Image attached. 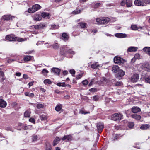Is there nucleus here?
I'll return each instance as SVG.
<instances>
[{
	"label": "nucleus",
	"mask_w": 150,
	"mask_h": 150,
	"mask_svg": "<svg viewBox=\"0 0 150 150\" xmlns=\"http://www.w3.org/2000/svg\"><path fill=\"white\" fill-rule=\"evenodd\" d=\"M61 54L63 56L69 54L71 55L70 57H72L75 53L71 49H70L67 45H63L61 48Z\"/></svg>",
	"instance_id": "f257e3e1"
},
{
	"label": "nucleus",
	"mask_w": 150,
	"mask_h": 150,
	"mask_svg": "<svg viewBox=\"0 0 150 150\" xmlns=\"http://www.w3.org/2000/svg\"><path fill=\"white\" fill-rule=\"evenodd\" d=\"M6 39L9 41H17L19 42L24 41L26 40L25 38H22L18 37H16L14 35H7L5 38Z\"/></svg>",
	"instance_id": "f03ea898"
},
{
	"label": "nucleus",
	"mask_w": 150,
	"mask_h": 150,
	"mask_svg": "<svg viewBox=\"0 0 150 150\" xmlns=\"http://www.w3.org/2000/svg\"><path fill=\"white\" fill-rule=\"evenodd\" d=\"M96 22L99 24H106L110 21L108 18H97L96 19Z\"/></svg>",
	"instance_id": "7ed1b4c3"
},
{
	"label": "nucleus",
	"mask_w": 150,
	"mask_h": 150,
	"mask_svg": "<svg viewBox=\"0 0 150 150\" xmlns=\"http://www.w3.org/2000/svg\"><path fill=\"white\" fill-rule=\"evenodd\" d=\"M122 115L121 114L115 113L112 115L111 119L114 121H119L122 119Z\"/></svg>",
	"instance_id": "20e7f679"
},
{
	"label": "nucleus",
	"mask_w": 150,
	"mask_h": 150,
	"mask_svg": "<svg viewBox=\"0 0 150 150\" xmlns=\"http://www.w3.org/2000/svg\"><path fill=\"white\" fill-rule=\"evenodd\" d=\"M115 63L119 65H121L124 63L125 60L122 58L115 57L114 59Z\"/></svg>",
	"instance_id": "39448f33"
},
{
	"label": "nucleus",
	"mask_w": 150,
	"mask_h": 150,
	"mask_svg": "<svg viewBox=\"0 0 150 150\" xmlns=\"http://www.w3.org/2000/svg\"><path fill=\"white\" fill-rule=\"evenodd\" d=\"M141 69L143 71L150 72V64L147 63H144L142 64L141 67Z\"/></svg>",
	"instance_id": "423d86ee"
},
{
	"label": "nucleus",
	"mask_w": 150,
	"mask_h": 150,
	"mask_svg": "<svg viewBox=\"0 0 150 150\" xmlns=\"http://www.w3.org/2000/svg\"><path fill=\"white\" fill-rule=\"evenodd\" d=\"M139 78V75L137 74H134L129 79L132 82L134 83L137 82Z\"/></svg>",
	"instance_id": "0eeeda50"
},
{
	"label": "nucleus",
	"mask_w": 150,
	"mask_h": 150,
	"mask_svg": "<svg viewBox=\"0 0 150 150\" xmlns=\"http://www.w3.org/2000/svg\"><path fill=\"white\" fill-rule=\"evenodd\" d=\"M32 18L33 20L35 21H39L42 19L41 15L38 13L34 14L32 16Z\"/></svg>",
	"instance_id": "6e6552de"
},
{
	"label": "nucleus",
	"mask_w": 150,
	"mask_h": 150,
	"mask_svg": "<svg viewBox=\"0 0 150 150\" xmlns=\"http://www.w3.org/2000/svg\"><path fill=\"white\" fill-rule=\"evenodd\" d=\"M134 4L135 5L138 6H146V4H144L142 0H135Z\"/></svg>",
	"instance_id": "1a4fd4ad"
},
{
	"label": "nucleus",
	"mask_w": 150,
	"mask_h": 150,
	"mask_svg": "<svg viewBox=\"0 0 150 150\" xmlns=\"http://www.w3.org/2000/svg\"><path fill=\"white\" fill-rule=\"evenodd\" d=\"M97 127L98 132L100 133L103 129L104 125L103 123L99 122L97 124Z\"/></svg>",
	"instance_id": "9d476101"
},
{
	"label": "nucleus",
	"mask_w": 150,
	"mask_h": 150,
	"mask_svg": "<svg viewBox=\"0 0 150 150\" xmlns=\"http://www.w3.org/2000/svg\"><path fill=\"white\" fill-rule=\"evenodd\" d=\"M51 72H53L55 75H59L61 72V69H60L54 67L52 69Z\"/></svg>",
	"instance_id": "9b49d317"
},
{
	"label": "nucleus",
	"mask_w": 150,
	"mask_h": 150,
	"mask_svg": "<svg viewBox=\"0 0 150 150\" xmlns=\"http://www.w3.org/2000/svg\"><path fill=\"white\" fill-rule=\"evenodd\" d=\"M14 18V16H12L10 15H4L1 18L2 20H4V21L5 20H9L10 19H12L13 18Z\"/></svg>",
	"instance_id": "f8f14e48"
},
{
	"label": "nucleus",
	"mask_w": 150,
	"mask_h": 150,
	"mask_svg": "<svg viewBox=\"0 0 150 150\" xmlns=\"http://www.w3.org/2000/svg\"><path fill=\"white\" fill-rule=\"evenodd\" d=\"M138 49V48L136 47H130L127 49V52H135Z\"/></svg>",
	"instance_id": "ddd939ff"
},
{
	"label": "nucleus",
	"mask_w": 150,
	"mask_h": 150,
	"mask_svg": "<svg viewBox=\"0 0 150 150\" xmlns=\"http://www.w3.org/2000/svg\"><path fill=\"white\" fill-rule=\"evenodd\" d=\"M72 137L71 135H64V137L62 138V140L63 141H64L67 139L68 141H70L72 140Z\"/></svg>",
	"instance_id": "4468645a"
},
{
	"label": "nucleus",
	"mask_w": 150,
	"mask_h": 150,
	"mask_svg": "<svg viewBox=\"0 0 150 150\" xmlns=\"http://www.w3.org/2000/svg\"><path fill=\"white\" fill-rule=\"evenodd\" d=\"M62 39L65 41H67L68 40L69 38V35L65 33H62Z\"/></svg>",
	"instance_id": "2eb2a0df"
},
{
	"label": "nucleus",
	"mask_w": 150,
	"mask_h": 150,
	"mask_svg": "<svg viewBox=\"0 0 150 150\" xmlns=\"http://www.w3.org/2000/svg\"><path fill=\"white\" fill-rule=\"evenodd\" d=\"M132 110L133 113H136L141 111V109L138 107H133L132 108Z\"/></svg>",
	"instance_id": "dca6fc26"
},
{
	"label": "nucleus",
	"mask_w": 150,
	"mask_h": 150,
	"mask_svg": "<svg viewBox=\"0 0 150 150\" xmlns=\"http://www.w3.org/2000/svg\"><path fill=\"white\" fill-rule=\"evenodd\" d=\"M115 36L117 38H123L127 37V35L125 34L121 33H117L115 34Z\"/></svg>",
	"instance_id": "f3484780"
},
{
	"label": "nucleus",
	"mask_w": 150,
	"mask_h": 150,
	"mask_svg": "<svg viewBox=\"0 0 150 150\" xmlns=\"http://www.w3.org/2000/svg\"><path fill=\"white\" fill-rule=\"evenodd\" d=\"M7 105L6 103L2 99H0V107L2 108L5 107Z\"/></svg>",
	"instance_id": "a211bd4d"
},
{
	"label": "nucleus",
	"mask_w": 150,
	"mask_h": 150,
	"mask_svg": "<svg viewBox=\"0 0 150 150\" xmlns=\"http://www.w3.org/2000/svg\"><path fill=\"white\" fill-rule=\"evenodd\" d=\"M119 70V67L118 65L113 66L112 68V71L114 73L117 72Z\"/></svg>",
	"instance_id": "6ab92c4d"
},
{
	"label": "nucleus",
	"mask_w": 150,
	"mask_h": 150,
	"mask_svg": "<svg viewBox=\"0 0 150 150\" xmlns=\"http://www.w3.org/2000/svg\"><path fill=\"white\" fill-rule=\"evenodd\" d=\"M117 72V76L120 77L123 76L125 74V72L122 70H119Z\"/></svg>",
	"instance_id": "aec40b11"
},
{
	"label": "nucleus",
	"mask_w": 150,
	"mask_h": 150,
	"mask_svg": "<svg viewBox=\"0 0 150 150\" xmlns=\"http://www.w3.org/2000/svg\"><path fill=\"white\" fill-rule=\"evenodd\" d=\"M143 51H144L146 53L148 54L150 56V47H144L143 49Z\"/></svg>",
	"instance_id": "412c9836"
},
{
	"label": "nucleus",
	"mask_w": 150,
	"mask_h": 150,
	"mask_svg": "<svg viewBox=\"0 0 150 150\" xmlns=\"http://www.w3.org/2000/svg\"><path fill=\"white\" fill-rule=\"evenodd\" d=\"M60 140V139L58 137H56L55 139L53 142V145L55 146L59 143V141Z\"/></svg>",
	"instance_id": "4be33fe9"
},
{
	"label": "nucleus",
	"mask_w": 150,
	"mask_h": 150,
	"mask_svg": "<svg viewBox=\"0 0 150 150\" xmlns=\"http://www.w3.org/2000/svg\"><path fill=\"white\" fill-rule=\"evenodd\" d=\"M132 118H134L137 120H139L141 118V116L137 114H133L132 115Z\"/></svg>",
	"instance_id": "5701e85b"
},
{
	"label": "nucleus",
	"mask_w": 150,
	"mask_h": 150,
	"mask_svg": "<svg viewBox=\"0 0 150 150\" xmlns=\"http://www.w3.org/2000/svg\"><path fill=\"white\" fill-rule=\"evenodd\" d=\"M31 113V112L30 110H26L24 113V116L25 117H29Z\"/></svg>",
	"instance_id": "b1692460"
},
{
	"label": "nucleus",
	"mask_w": 150,
	"mask_h": 150,
	"mask_svg": "<svg viewBox=\"0 0 150 150\" xmlns=\"http://www.w3.org/2000/svg\"><path fill=\"white\" fill-rule=\"evenodd\" d=\"M100 66L98 62L93 63L91 65V67L93 69L97 68Z\"/></svg>",
	"instance_id": "393cba45"
},
{
	"label": "nucleus",
	"mask_w": 150,
	"mask_h": 150,
	"mask_svg": "<svg viewBox=\"0 0 150 150\" xmlns=\"http://www.w3.org/2000/svg\"><path fill=\"white\" fill-rule=\"evenodd\" d=\"M49 14L47 13H46L43 12L41 13L42 17L43 18H49Z\"/></svg>",
	"instance_id": "a878e982"
},
{
	"label": "nucleus",
	"mask_w": 150,
	"mask_h": 150,
	"mask_svg": "<svg viewBox=\"0 0 150 150\" xmlns=\"http://www.w3.org/2000/svg\"><path fill=\"white\" fill-rule=\"evenodd\" d=\"M32 56H25L24 57V60L25 62H28L32 58Z\"/></svg>",
	"instance_id": "bb28decb"
},
{
	"label": "nucleus",
	"mask_w": 150,
	"mask_h": 150,
	"mask_svg": "<svg viewBox=\"0 0 150 150\" xmlns=\"http://www.w3.org/2000/svg\"><path fill=\"white\" fill-rule=\"evenodd\" d=\"M32 6L35 11L40 9L41 8L40 6L38 4H35Z\"/></svg>",
	"instance_id": "cd10ccee"
},
{
	"label": "nucleus",
	"mask_w": 150,
	"mask_h": 150,
	"mask_svg": "<svg viewBox=\"0 0 150 150\" xmlns=\"http://www.w3.org/2000/svg\"><path fill=\"white\" fill-rule=\"evenodd\" d=\"M144 79L146 83L150 84V76H146L144 77Z\"/></svg>",
	"instance_id": "c85d7f7f"
},
{
	"label": "nucleus",
	"mask_w": 150,
	"mask_h": 150,
	"mask_svg": "<svg viewBox=\"0 0 150 150\" xmlns=\"http://www.w3.org/2000/svg\"><path fill=\"white\" fill-rule=\"evenodd\" d=\"M51 46L54 49L58 48L59 46V45L57 43V41H55L54 43L51 45Z\"/></svg>",
	"instance_id": "c756f323"
},
{
	"label": "nucleus",
	"mask_w": 150,
	"mask_h": 150,
	"mask_svg": "<svg viewBox=\"0 0 150 150\" xmlns=\"http://www.w3.org/2000/svg\"><path fill=\"white\" fill-rule=\"evenodd\" d=\"M24 94L26 96H28L30 98H33L34 96V94L33 93H30L29 92H25V93Z\"/></svg>",
	"instance_id": "7c9ffc66"
},
{
	"label": "nucleus",
	"mask_w": 150,
	"mask_h": 150,
	"mask_svg": "<svg viewBox=\"0 0 150 150\" xmlns=\"http://www.w3.org/2000/svg\"><path fill=\"white\" fill-rule=\"evenodd\" d=\"M126 6L127 7H130L132 6V0H127V2L126 3Z\"/></svg>",
	"instance_id": "2f4dec72"
},
{
	"label": "nucleus",
	"mask_w": 150,
	"mask_h": 150,
	"mask_svg": "<svg viewBox=\"0 0 150 150\" xmlns=\"http://www.w3.org/2000/svg\"><path fill=\"white\" fill-rule=\"evenodd\" d=\"M149 125L147 124L143 125L140 127V129L143 130L147 129L149 128Z\"/></svg>",
	"instance_id": "473e14b6"
},
{
	"label": "nucleus",
	"mask_w": 150,
	"mask_h": 150,
	"mask_svg": "<svg viewBox=\"0 0 150 150\" xmlns=\"http://www.w3.org/2000/svg\"><path fill=\"white\" fill-rule=\"evenodd\" d=\"M40 118L42 121L45 120L47 119L48 117L45 115H42L40 116Z\"/></svg>",
	"instance_id": "72a5a7b5"
},
{
	"label": "nucleus",
	"mask_w": 150,
	"mask_h": 150,
	"mask_svg": "<svg viewBox=\"0 0 150 150\" xmlns=\"http://www.w3.org/2000/svg\"><path fill=\"white\" fill-rule=\"evenodd\" d=\"M44 83L45 84H51L52 82L49 79H45L44 81Z\"/></svg>",
	"instance_id": "f704fd0d"
},
{
	"label": "nucleus",
	"mask_w": 150,
	"mask_h": 150,
	"mask_svg": "<svg viewBox=\"0 0 150 150\" xmlns=\"http://www.w3.org/2000/svg\"><path fill=\"white\" fill-rule=\"evenodd\" d=\"M131 29L133 30H137L139 29V28L135 25H131Z\"/></svg>",
	"instance_id": "c9c22d12"
},
{
	"label": "nucleus",
	"mask_w": 150,
	"mask_h": 150,
	"mask_svg": "<svg viewBox=\"0 0 150 150\" xmlns=\"http://www.w3.org/2000/svg\"><path fill=\"white\" fill-rule=\"evenodd\" d=\"M57 85L59 86H62L65 87L66 86H67V85L65 84V83L64 82L58 83H57Z\"/></svg>",
	"instance_id": "e433bc0d"
},
{
	"label": "nucleus",
	"mask_w": 150,
	"mask_h": 150,
	"mask_svg": "<svg viewBox=\"0 0 150 150\" xmlns=\"http://www.w3.org/2000/svg\"><path fill=\"white\" fill-rule=\"evenodd\" d=\"M48 72V71L46 69H43L42 71V74L45 76L47 75V73Z\"/></svg>",
	"instance_id": "4c0bfd02"
},
{
	"label": "nucleus",
	"mask_w": 150,
	"mask_h": 150,
	"mask_svg": "<svg viewBox=\"0 0 150 150\" xmlns=\"http://www.w3.org/2000/svg\"><path fill=\"white\" fill-rule=\"evenodd\" d=\"M79 113L81 114H86L90 113V112L88 111H85L82 110H79Z\"/></svg>",
	"instance_id": "58836bf2"
},
{
	"label": "nucleus",
	"mask_w": 150,
	"mask_h": 150,
	"mask_svg": "<svg viewBox=\"0 0 150 150\" xmlns=\"http://www.w3.org/2000/svg\"><path fill=\"white\" fill-rule=\"evenodd\" d=\"M62 108V106L61 105H57L56 107L55 110L56 111L58 112L61 110Z\"/></svg>",
	"instance_id": "ea45409f"
},
{
	"label": "nucleus",
	"mask_w": 150,
	"mask_h": 150,
	"mask_svg": "<svg viewBox=\"0 0 150 150\" xmlns=\"http://www.w3.org/2000/svg\"><path fill=\"white\" fill-rule=\"evenodd\" d=\"M28 11L30 13H32L35 12L34 9L33 8V7L32 8H29L28 9Z\"/></svg>",
	"instance_id": "a19ab883"
},
{
	"label": "nucleus",
	"mask_w": 150,
	"mask_h": 150,
	"mask_svg": "<svg viewBox=\"0 0 150 150\" xmlns=\"http://www.w3.org/2000/svg\"><path fill=\"white\" fill-rule=\"evenodd\" d=\"M59 28V26L55 24L51 25V28L52 29H57Z\"/></svg>",
	"instance_id": "79ce46f5"
},
{
	"label": "nucleus",
	"mask_w": 150,
	"mask_h": 150,
	"mask_svg": "<svg viewBox=\"0 0 150 150\" xmlns=\"http://www.w3.org/2000/svg\"><path fill=\"white\" fill-rule=\"evenodd\" d=\"M128 126L129 128H132L134 126V123L132 122H129L128 123Z\"/></svg>",
	"instance_id": "37998d69"
},
{
	"label": "nucleus",
	"mask_w": 150,
	"mask_h": 150,
	"mask_svg": "<svg viewBox=\"0 0 150 150\" xmlns=\"http://www.w3.org/2000/svg\"><path fill=\"white\" fill-rule=\"evenodd\" d=\"M120 4L121 6H123L126 4L127 2V0H121Z\"/></svg>",
	"instance_id": "c03bdc74"
},
{
	"label": "nucleus",
	"mask_w": 150,
	"mask_h": 150,
	"mask_svg": "<svg viewBox=\"0 0 150 150\" xmlns=\"http://www.w3.org/2000/svg\"><path fill=\"white\" fill-rule=\"evenodd\" d=\"M99 98L98 96H94L93 97V100L95 101H97L99 99Z\"/></svg>",
	"instance_id": "a18cd8bd"
},
{
	"label": "nucleus",
	"mask_w": 150,
	"mask_h": 150,
	"mask_svg": "<svg viewBox=\"0 0 150 150\" xmlns=\"http://www.w3.org/2000/svg\"><path fill=\"white\" fill-rule=\"evenodd\" d=\"M28 127H32V126L25 125H24L23 127L22 128L23 129H24L25 130H26L28 129H29V128H28Z\"/></svg>",
	"instance_id": "49530a36"
},
{
	"label": "nucleus",
	"mask_w": 150,
	"mask_h": 150,
	"mask_svg": "<svg viewBox=\"0 0 150 150\" xmlns=\"http://www.w3.org/2000/svg\"><path fill=\"white\" fill-rule=\"evenodd\" d=\"M80 11H81L80 10L76 9V10H74V11H73L72 13L74 14H78L80 13Z\"/></svg>",
	"instance_id": "de8ad7c7"
},
{
	"label": "nucleus",
	"mask_w": 150,
	"mask_h": 150,
	"mask_svg": "<svg viewBox=\"0 0 150 150\" xmlns=\"http://www.w3.org/2000/svg\"><path fill=\"white\" fill-rule=\"evenodd\" d=\"M80 24L82 28H84L86 25V24L85 23H80Z\"/></svg>",
	"instance_id": "09e8293b"
},
{
	"label": "nucleus",
	"mask_w": 150,
	"mask_h": 150,
	"mask_svg": "<svg viewBox=\"0 0 150 150\" xmlns=\"http://www.w3.org/2000/svg\"><path fill=\"white\" fill-rule=\"evenodd\" d=\"M36 107L38 109H40L41 108H43L44 106L43 105L41 104H37L36 105Z\"/></svg>",
	"instance_id": "8fccbe9b"
},
{
	"label": "nucleus",
	"mask_w": 150,
	"mask_h": 150,
	"mask_svg": "<svg viewBox=\"0 0 150 150\" xmlns=\"http://www.w3.org/2000/svg\"><path fill=\"white\" fill-rule=\"evenodd\" d=\"M38 139V137L36 135H33L32 137V140L33 141H35L37 140Z\"/></svg>",
	"instance_id": "3c124183"
},
{
	"label": "nucleus",
	"mask_w": 150,
	"mask_h": 150,
	"mask_svg": "<svg viewBox=\"0 0 150 150\" xmlns=\"http://www.w3.org/2000/svg\"><path fill=\"white\" fill-rule=\"evenodd\" d=\"M45 27H46V25L45 24H42V23H41L39 25L40 29H42Z\"/></svg>",
	"instance_id": "603ef678"
},
{
	"label": "nucleus",
	"mask_w": 150,
	"mask_h": 150,
	"mask_svg": "<svg viewBox=\"0 0 150 150\" xmlns=\"http://www.w3.org/2000/svg\"><path fill=\"white\" fill-rule=\"evenodd\" d=\"M144 2V4H146V6L147 4L150 3V0H142Z\"/></svg>",
	"instance_id": "864d4df0"
},
{
	"label": "nucleus",
	"mask_w": 150,
	"mask_h": 150,
	"mask_svg": "<svg viewBox=\"0 0 150 150\" xmlns=\"http://www.w3.org/2000/svg\"><path fill=\"white\" fill-rule=\"evenodd\" d=\"M82 83L83 85H86L88 84V82L87 80H85L82 81Z\"/></svg>",
	"instance_id": "5fc2aeb1"
},
{
	"label": "nucleus",
	"mask_w": 150,
	"mask_h": 150,
	"mask_svg": "<svg viewBox=\"0 0 150 150\" xmlns=\"http://www.w3.org/2000/svg\"><path fill=\"white\" fill-rule=\"evenodd\" d=\"M100 5V3H96L94 5V8H98Z\"/></svg>",
	"instance_id": "6e6d98bb"
},
{
	"label": "nucleus",
	"mask_w": 150,
	"mask_h": 150,
	"mask_svg": "<svg viewBox=\"0 0 150 150\" xmlns=\"http://www.w3.org/2000/svg\"><path fill=\"white\" fill-rule=\"evenodd\" d=\"M29 121L30 122L33 123L34 124L35 123V120L33 118H30L29 120Z\"/></svg>",
	"instance_id": "4d7b16f0"
},
{
	"label": "nucleus",
	"mask_w": 150,
	"mask_h": 150,
	"mask_svg": "<svg viewBox=\"0 0 150 150\" xmlns=\"http://www.w3.org/2000/svg\"><path fill=\"white\" fill-rule=\"evenodd\" d=\"M122 84V82L121 81L117 82L115 83L116 86H121Z\"/></svg>",
	"instance_id": "13d9d810"
},
{
	"label": "nucleus",
	"mask_w": 150,
	"mask_h": 150,
	"mask_svg": "<svg viewBox=\"0 0 150 150\" xmlns=\"http://www.w3.org/2000/svg\"><path fill=\"white\" fill-rule=\"evenodd\" d=\"M136 87H139L140 88H143L144 86L143 84H137L135 85Z\"/></svg>",
	"instance_id": "bf43d9fd"
},
{
	"label": "nucleus",
	"mask_w": 150,
	"mask_h": 150,
	"mask_svg": "<svg viewBox=\"0 0 150 150\" xmlns=\"http://www.w3.org/2000/svg\"><path fill=\"white\" fill-rule=\"evenodd\" d=\"M69 72L71 74H72L73 76H74L73 75H74L75 73V70L73 69L70 70Z\"/></svg>",
	"instance_id": "052dcab7"
},
{
	"label": "nucleus",
	"mask_w": 150,
	"mask_h": 150,
	"mask_svg": "<svg viewBox=\"0 0 150 150\" xmlns=\"http://www.w3.org/2000/svg\"><path fill=\"white\" fill-rule=\"evenodd\" d=\"M90 91L91 92H95L97 91V89L96 88H91L90 89Z\"/></svg>",
	"instance_id": "680f3d73"
},
{
	"label": "nucleus",
	"mask_w": 150,
	"mask_h": 150,
	"mask_svg": "<svg viewBox=\"0 0 150 150\" xmlns=\"http://www.w3.org/2000/svg\"><path fill=\"white\" fill-rule=\"evenodd\" d=\"M82 76L81 74H79L76 76V78L77 79H79L81 78Z\"/></svg>",
	"instance_id": "e2e57ef3"
},
{
	"label": "nucleus",
	"mask_w": 150,
	"mask_h": 150,
	"mask_svg": "<svg viewBox=\"0 0 150 150\" xmlns=\"http://www.w3.org/2000/svg\"><path fill=\"white\" fill-rule=\"evenodd\" d=\"M33 83L34 82L33 81L29 82L28 83L29 87H30V86H32L33 85Z\"/></svg>",
	"instance_id": "0e129e2a"
},
{
	"label": "nucleus",
	"mask_w": 150,
	"mask_h": 150,
	"mask_svg": "<svg viewBox=\"0 0 150 150\" xmlns=\"http://www.w3.org/2000/svg\"><path fill=\"white\" fill-rule=\"evenodd\" d=\"M5 129L7 131H11V128L10 127H7L5 128Z\"/></svg>",
	"instance_id": "69168bd1"
},
{
	"label": "nucleus",
	"mask_w": 150,
	"mask_h": 150,
	"mask_svg": "<svg viewBox=\"0 0 150 150\" xmlns=\"http://www.w3.org/2000/svg\"><path fill=\"white\" fill-rule=\"evenodd\" d=\"M44 41H39L36 44L37 45H38L40 44H43V43Z\"/></svg>",
	"instance_id": "338daca9"
},
{
	"label": "nucleus",
	"mask_w": 150,
	"mask_h": 150,
	"mask_svg": "<svg viewBox=\"0 0 150 150\" xmlns=\"http://www.w3.org/2000/svg\"><path fill=\"white\" fill-rule=\"evenodd\" d=\"M134 57L136 59H138L139 57V54H135Z\"/></svg>",
	"instance_id": "774afa93"
}]
</instances>
